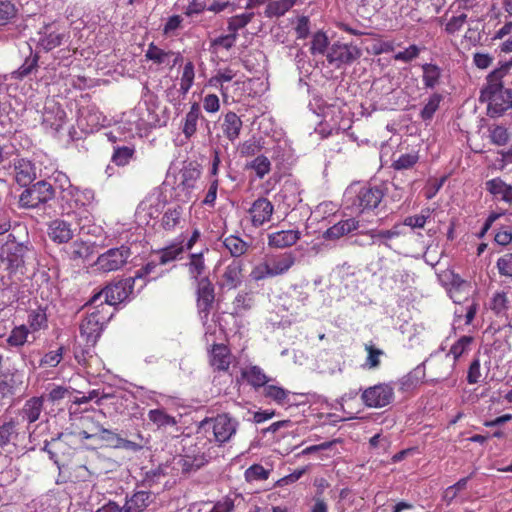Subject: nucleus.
<instances>
[{"instance_id": "f257e3e1", "label": "nucleus", "mask_w": 512, "mask_h": 512, "mask_svg": "<svg viewBox=\"0 0 512 512\" xmlns=\"http://www.w3.org/2000/svg\"><path fill=\"white\" fill-rule=\"evenodd\" d=\"M238 428L239 422L229 413L203 419L198 426L195 443L180 460L182 472L190 473L207 464L212 458V450L229 443Z\"/></svg>"}, {"instance_id": "f03ea898", "label": "nucleus", "mask_w": 512, "mask_h": 512, "mask_svg": "<svg viewBox=\"0 0 512 512\" xmlns=\"http://www.w3.org/2000/svg\"><path fill=\"white\" fill-rule=\"evenodd\" d=\"M512 67V60L505 61L487 76V84L481 91L480 100L487 103L488 114L491 117L501 116L512 108V91L505 88L502 78Z\"/></svg>"}, {"instance_id": "7ed1b4c3", "label": "nucleus", "mask_w": 512, "mask_h": 512, "mask_svg": "<svg viewBox=\"0 0 512 512\" xmlns=\"http://www.w3.org/2000/svg\"><path fill=\"white\" fill-rule=\"evenodd\" d=\"M28 247L16 242H6L0 248V264L8 274V286L17 285L25 270V256Z\"/></svg>"}, {"instance_id": "20e7f679", "label": "nucleus", "mask_w": 512, "mask_h": 512, "mask_svg": "<svg viewBox=\"0 0 512 512\" xmlns=\"http://www.w3.org/2000/svg\"><path fill=\"white\" fill-rule=\"evenodd\" d=\"M387 188L384 183L380 185H364L355 189L350 187L346 196L351 200V205L360 212H369L376 209L382 202Z\"/></svg>"}, {"instance_id": "39448f33", "label": "nucleus", "mask_w": 512, "mask_h": 512, "mask_svg": "<svg viewBox=\"0 0 512 512\" xmlns=\"http://www.w3.org/2000/svg\"><path fill=\"white\" fill-rule=\"evenodd\" d=\"M135 285V278H126L116 283L107 285L98 293L94 294L89 304H98L104 307V304L115 306L125 301L132 293Z\"/></svg>"}, {"instance_id": "423d86ee", "label": "nucleus", "mask_w": 512, "mask_h": 512, "mask_svg": "<svg viewBox=\"0 0 512 512\" xmlns=\"http://www.w3.org/2000/svg\"><path fill=\"white\" fill-rule=\"evenodd\" d=\"M94 310L88 313L80 324V336L87 346H94L101 336L104 325L110 319L111 314L104 311V307L93 304Z\"/></svg>"}, {"instance_id": "0eeeda50", "label": "nucleus", "mask_w": 512, "mask_h": 512, "mask_svg": "<svg viewBox=\"0 0 512 512\" xmlns=\"http://www.w3.org/2000/svg\"><path fill=\"white\" fill-rule=\"evenodd\" d=\"M439 280L454 303L460 304L468 300L472 289L471 283L459 274L451 269H446L439 274Z\"/></svg>"}, {"instance_id": "6e6552de", "label": "nucleus", "mask_w": 512, "mask_h": 512, "mask_svg": "<svg viewBox=\"0 0 512 512\" xmlns=\"http://www.w3.org/2000/svg\"><path fill=\"white\" fill-rule=\"evenodd\" d=\"M216 302L215 287L208 276L201 278L196 285V307L201 321L209 320Z\"/></svg>"}, {"instance_id": "1a4fd4ad", "label": "nucleus", "mask_w": 512, "mask_h": 512, "mask_svg": "<svg viewBox=\"0 0 512 512\" xmlns=\"http://www.w3.org/2000/svg\"><path fill=\"white\" fill-rule=\"evenodd\" d=\"M54 195L55 193L52 185L41 180L21 193L19 203L23 208H36L53 199Z\"/></svg>"}, {"instance_id": "9d476101", "label": "nucleus", "mask_w": 512, "mask_h": 512, "mask_svg": "<svg viewBox=\"0 0 512 512\" xmlns=\"http://www.w3.org/2000/svg\"><path fill=\"white\" fill-rule=\"evenodd\" d=\"M131 256V249L126 245L108 249L100 254L95 262L96 269L103 273H109L121 269Z\"/></svg>"}, {"instance_id": "9b49d317", "label": "nucleus", "mask_w": 512, "mask_h": 512, "mask_svg": "<svg viewBox=\"0 0 512 512\" xmlns=\"http://www.w3.org/2000/svg\"><path fill=\"white\" fill-rule=\"evenodd\" d=\"M363 403L370 408H382L394 399V388L388 383H379L362 392Z\"/></svg>"}, {"instance_id": "f8f14e48", "label": "nucleus", "mask_w": 512, "mask_h": 512, "mask_svg": "<svg viewBox=\"0 0 512 512\" xmlns=\"http://www.w3.org/2000/svg\"><path fill=\"white\" fill-rule=\"evenodd\" d=\"M361 50L355 45L334 43L326 53L328 63L335 68H341L360 58Z\"/></svg>"}, {"instance_id": "ddd939ff", "label": "nucleus", "mask_w": 512, "mask_h": 512, "mask_svg": "<svg viewBox=\"0 0 512 512\" xmlns=\"http://www.w3.org/2000/svg\"><path fill=\"white\" fill-rule=\"evenodd\" d=\"M94 412H85L74 417L71 426V434L80 439H95L102 425L95 420Z\"/></svg>"}, {"instance_id": "4468645a", "label": "nucleus", "mask_w": 512, "mask_h": 512, "mask_svg": "<svg viewBox=\"0 0 512 512\" xmlns=\"http://www.w3.org/2000/svg\"><path fill=\"white\" fill-rule=\"evenodd\" d=\"M274 210V205L268 198L263 196L258 197L248 209L251 225L254 228H260L270 222Z\"/></svg>"}, {"instance_id": "2eb2a0df", "label": "nucleus", "mask_w": 512, "mask_h": 512, "mask_svg": "<svg viewBox=\"0 0 512 512\" xmlns=\"http://www.w3.org/2000/svg\"><path fill=\"white\" fill-rule=\"evenodd\" d=\"M233 360L230 348L223 343H214L208 350V362L214 372H228Z\"/></svg>"}, {"instance_id": "dca6fc26", "label": "nucleus", "mask_w": 512, "mask_h": 512, "mask_svg": "<svg viewBox=\"0 0 512 512\" xmlns=\"http://www.w3.org/2000/svg\"><path fill=\"white\" fill-rule=\"evenodd\" d=\"M73 436L71 432H62L56 438L45 441L44 450L55 463L58 464L72 455V447L69 445V442Z\"/></svg>"}, {"instance_id": "f3484780", "label": "nucleus", "mask_w": 512, "mask_h": 512, "mask_svg": "<svg viewBox=\"0 0 512 512\" xmlns=\"http://www.w3.org/2000/svg\"><path fill=\"white\" fill-rule=\"evenodd\" d=\"M244 264L241 260H233L225 268L218 282L222 290H235L241 286L244 278Z\"/></svg>"}, {"instance_id": "a211bd4d", "label": "nucleus", "mask_w": 512, "mask_h": 512, "mask_svg": "<svg viewBox=\"0 0 512 512\" xmlns=\"http://www.w3.org/2000/svg\"><path fill=\"white\" fill-rule=\"evenodd\" d=\"M61 198L68 204L70 210H76L89 205L94 198V193L92 190H80L69 185L68 188H63Z\"/></svg>"}, {"instance_id": "6ab92c4d", "label": "nucleus", "mask_w": 512, "mask_h": 512, "mask_svg": "<svg viewBox=\"0 0 512 512\" xmlns=\"http://www.w3.org/2000/svg\"><path fill=\"white\" fill-rule=\"evenodd\" d=\"M37 35V47L45 52L60 46L65 36L56 29L54 24L45 25L38 31Z\"/></svg>"}, {"instance_id": "aec40b11", "label": "nucleus", "mask_w": 512, "mask_h": 512, "mask_svg": "<svg viewBox=\"0 0 512 512\" xmlns=\"http://www.w3.org/2000/svg\"><path fill=\"white\" fill-rule=\"evenodd\" d=\"M49 239L56 244L68 243L74 236L71 223L63 219L52 220L47 227Z\"/></svg>"}, {"instance_id": "412c9836", "label": "nucleus", "mask_w": 512, "mask_h": 512, "mask_svg": "<svg viewBox=\"0 0 512 512\" xmlns=\"http://www.w3.org/2000/svg\"><path fill=\"white\" fill-rule=\"evenodd\" d=\"M241 380L245 381L256 392L263 390V388L270 382L269 376L258 365H248L240 371Z\"/></svg>"}, {"instance_id": "4be33fe9", "label": "nucleus", "mask_w": 512, "mask_h": 512, "mask_svg": "<svg viewBox=\"0 0 512 512\" xmlns=\"http://www.w3.org/2000/svg\"><path fill=\"white\" fill-rule=\"evenodd\" d=\"M300 238L299 230H281L268 234L267 243L270 248L284 249L295 245Z\"/></svg>"}, {"instance_id": "5701e85b", "label": "nucleus", "mask_w": 512, "mask_h": 512, "mask_svg": "<svg viewBox=\"0 0 512 512\" xmlns=\"http://www.w3.org/2000/svg\"><path fill=\"white\" fill-rule=\"evenodd\" d=\"M19 437L18 423L10 420L0 425V454L11 452Z\"/></svg>"}, {"instance_id": "b1692460", "label": "nucleus", "mask_w": 512, "mask_h": 512, "mask_svg": "<svg viewBox=\"0 0 512 512\" xmlns=\"http://www.w3.org/2000/svg\"><path fill=\"white\" fill-rule=\"evenodd\" d=\"M273 277L286 274L295 264L296 257L292 252H285L266 258Z\"/></svg>"}, {"instance_id": "393cba45", "label": "nucleus", "mask_w": 512, "mask_h": 512, "mask_svg": "<svg viewBox=\"0 0 512 512\" xmlns=\"http://www.w3.org/2000/svg\"><path fill=\"white\" fill-rule=\"evenodd\" d=\"M14 172L16 182L22 186H29L36 178V169L34 164L27 159L20 158L14 162Z\"/></svg>"}, {"instance_id": "a878e982", "label": "nucleus", "mask_w": 512, "mask_h": 512, "mask_svg": "<svg viewBox=\"0 0 512 512\" xmlns=\"http://www.w3.org/2000/svg\"><path fill=\"white\" fill-rule=\"evenodd\" d=\"M151 502L152 493L150 491H135L130 496L126 495L123 505L124 512H144Z\"/></svg>"}, {"instance_id": "bb28decb", "label": "nucleus", "mask_w": 512, "mask_h": 512, "mask_svg": "<svg viewBox=\"0 0 512 512\" xmlns=\"http://www.w3.org/2000/svg\"><path fill=\"white\" fill-rule=\"evenodd\" d=\"M209 249L204 248L198 253H190L188 255V262L185 264L189 277L196 281V283L203 278L206 272L205 253H208Z\"/></svg>"}, {"instance_id": "cd10ccee", "label": "nucleus", "mask_w": 512, "mask_h": 512, "mask_svg": "<svg viewBox=\"0 0 512 512\" xmlns=\"http://www.w3.org/2000/svg\"><path fill=\"white\" fill-rule=\"evenodd\" d=\"M485 188L497 200H501L512 205V185L507 184L500 177L486 181Z\"/></svg>"}, {"instance_id": "c85d7f7f", "label": "nucleus", "mask_w": 512, "mask_h": 512, "mask_svg": "<svg viewBox=\"0 0 512 512\" xmlns=\"http://www.w3.org/2000/svg\"><path fill=\"white\" fill-rule=\"evenodd\" d=\"M44 396H34L25 401L20 410V416L28 424H33L40 419L43 411Z\"/></svg>"}, {"instance_id": "c756f323", "label": "nucleus", "mask_w": 512, "mask_h": 512, "mask_svg": "<svg viewBox=\"0 0 512 512\" xmlns=\"http://www.w3.org/2000/svg\"><path fill=\"white\" fill-rule=\"evenodd\" d=\"M359 228V221L355 218H348L341 220L329 227L324 233L323 237L327 240H337Z\"/></svg>"}, {"instance_id": "7c9ffc66", "label": "nucleus", "mask_w": 512, "mask_h": 512, "mask_svg": "<svg viewBox=\"0 0 512 512\" xmlns=\"http://www.w3.org/2000/svg\"><path fill=\"white\" fill-rule=\"evenodd\" d=\"M283 307L286 311L298 310L306 305L309 294L298 286H293L291 291L283 296Z\"/></svg>"}, {"instance_id": "2f4dec72", "label": "nucleus", "mask_w": 512, "mask_h": 512, "mask_svg": "<svg viewBox=\"0 0 512 512\" xmlns=\"http://www.w3.org/2000/svg\"><path fill=\"white\" fill-rule=\"evenodd\" d=\"M32 334L25 324L14 326L7 339L6 344L8 348L21 350L29 341V335Z\"/></svg>"}, {"instance_id": "473e14b6", "label": "nucleus", "mask_w": 512, "mask_h": 512, "mask_svg": "<svg viewBox=\"0 0 512 512\" xmlns=\"http://www.w3.org/2000/svg\"><path fill=\"white\" fill-rule=\"evenodd\" d=\"M419 160V151L414 149L399 155L394 153L391 168L395 171L411 170L418 164Z\"/></svg>"}, {"instance_id": "72a5a7b5", "label": "nucleus", "mask_w": 512, "mask_h": 512, "mask_svg": "<svg viewBox=\"0 0 512 512\" xmlns=\"http://www.w3.org/2000/svg\"><path fill=\"white\" fill-rule=\"evenodd\" d=\"M474 342V338L472 336L464 335L460 337L450 348L449 352L446 354V358L450 356L453 357V363L450 365V370L447 375H450L454 370L456 362L460 359L461 356L468 353L470 350L471 344Z\"/></svg>"}, {"instance_id": "f704fd0d", "label": "nucleus", "mask_w": 512, "mask_h": 512, "mask_svg": "<svg viewBox=\"0 0 512 512\" xmlns=\"http://www.w3.org/2000/svg\"><path fill=\"white\" fill-rule=\"evenodd\" d=\"M243 497L236 492H230L214 502L209 512H235L242 503Z\"/></svg>"}, {"instance_id": "c9c22d12", "label": "nucleus", "mask_w": 512, "mask_h": 512, "mask_svg": "<svg viewBox=\"0 0 512 512\" xmlns=\"http://www.w3.org/2000/svg\"><path fill=\"white\" fill-rule=\"evenodd\" d=\"M422 68V82L425 88L434 89L441 82L443 70L434 63H425Z\"/></svg>"}, {"instance_id": "e433bc0d", "label": "nucleus", "mask_w": 512, "mask_h": 512, "mask_svg": "<svg viewBox=\"0 0 512 512\" xmlns=\"http://www.w3.org/2000/svg\"><path fill=\"white\" fill-rule=\"evenodd\" d=\"M159 255V264L167 265L178 258L184 253L183 241L172 242L166 247L155 251Z\"/></svg>"}, {"instance_id": "4c0bfd02", "label": "nucleus", "mask_w": 512, "mask_h": 512, "mask_svg": "<svg viewBox=\"0 0 512 512\" xmlns=\"http://www.w3.org/2000/svg\"><path fill=\"white\" fill-rule=\"evenodd\" d=\"M32 334L48 328V318L46 311L41 307L29 311L27 315V325Z\"/></svg>"}, {"instance_id": "58836bf2", "label": "nucleus", "mask_w": 512, "mask_h": 512, "mask_svg": "<svg viewBox=\"0 0 512 512\" xmlns=\"http://www.w3.org/2000/svg\"><path fill=\"white\" fill-rule=\"evenodd\" d=\"M424 378L425 370L421 367H416L415 369H413L400 379L399 389L403 392L411 391L420 386L421 384H423Z\"/></svg>"}, {"instance_id": "ea45409f", "label": "nucleus", "mask_w": 512, "mask_h": 512, "mask_svg": "<svg viewBox=\"0 0 512 512\" xmlns=\"http://www.w3.org/2000/svg\"><path fill=\"white\" fill-rule=\"evenodd\" d=\"M290 394H291V392L289 390H286L285 388H283L281 386L273 385V384H269V383L262 390V395L265 398H267L281 406L289 404Z\"/></svg>"}, {"instance_id": "a19ab883", "label": "nucleus", "mask_w": 512, "mask_h": 512, "mask_svg": "<svg viewBox=\"0 0 512 512\" xmlns=\"http://www.w3.org/2000/svg\"><path fill=\"white\" fill-rule=\"evenodd\" d=\"M224 247L230 252V255L239 258L247 253L250 245L239 236L229 235L223 240Z\"/></svg>"}, {"instance_id": "79ce46f5", "label": "nucleus", "mask_w": 512, "mask_h": 512, "mask_svg": "<svg viewBox=\"0 0 512 512\" xmlns=\"http://www.w3.org/2000/svg\"><path fill=\"white\" fill-rule=\"evenodd\" d=\"M245 168L248 170H253L257 178L263 179L271 172L272 163L267 156L260 154L248 162Z\"/></svg>"}, {"instance_id": "37998d69", "label": "nucleus", "mask_w": 512, "mask_h": 512, "mask_svg": "<svg viewBox=\"0 0 512 512\" xmlns=\"http://www.w3.org/2000/svg\"><path fill=\"white\" fill-rule=\"evenodd\" d=\"M183 214V208L180 205L168 208L161 218V227L165 231H172L180 223Z\"/></svg>"}, {"instance_id": "c03bdc74", "label": "nucleus", "mask_w": 512, "mask_h": 512, "mask_svg": "<svg viewBox=\"0 0 512 512\" xmlns=\"http://www.w3.org/2000/svg\"><path fill=\"white\" fill-rule=\"evenodd\" d=\"M148 419L158 428L172 427L177 425L174 416L167 414L163 409H152L148 412Z\"/></svg>"}, {"instance_id": "a18cd8bd", "label": "nucleus", "mask_w": 512, "mask_h": 512, "mask_svg": "<svg viewBox=\"0 0 512 512\" xmlns=\"http://www.w3.org/2000/svg\"><path fill=\"white\" fill-rule=\"evenodd\" d=\"M264 146L265 141L262 137L252 136L239 146V152L241 156L250 157L258 154Z\"/></svg>"}, {"instance_id": "49530a36", "label": "nucleus", "mask_w": 512, "mask_h": 512, "mask_svg": "<svg viewBox=\"0 0 512 512\" xmlns=\"http://www.w3.org/2000/svg\"><path fill=\"white\" fill-rule=\"evenodd\" d=\"M296 0H277L270 2L265 8V15L267 17H280L289 11L294 5Z\"/></svg>"}, {"instance_id": "de8ad7c7", "label": "nucleus", "mask_w": 512, "mask_h": 512, "mask_svg": "<svg viewBox=\"0 0 512 512\" xmlns=\"http://www.w3.org/2000/svg\"><path fill=\"white\" fill-rule=\"evenodd\" d=\"M510 301L506 292H496L490 301V309L496 316H506Z\"/></svg>"}, {"instance_id": "09e8293b", "label": "nucleus", "mask_w": 512, "mask_h": 512, "mask_svg": "<svg viewBox=\"0 0 512 512\" xmlns=\"http://www.w3.org/2000/svg\"><path fill=\"white\" fill-rule=\"evenodd\" d=\"M158 265H160L159 261H149L135 272V275L132 278H135V283L138 281L141 282L139 285V289H142L146 285V283L151 279L156 278V276L152 275L155 274V270Z\"/></svg>"}, {"instance_id": "8fccbe9b", "label": "nucleus", "mask_w": 512, "mask_h": 512, "mask_svg": "<svg viewBox=\"0 0 512 512\" xmlns=\"http://www.w3.org/2000/svg\"><path fill=\"white\" fill-rule=\"evenodd\" d=\"M201 171L198 167L190 163L187 167L182 170L181 173V185L185 189H193L196 181L200 178Z\"/></svg>"}, {"instance_id": "3c124183", "label": "nucleus", "mask_w": 512, "mask_h": 512, "mask_svg": "<svg viewBox=\"0 0 512 512\" xmlns=\"http://www.w3.org/2000/svg\"><path fill=\"white\" fill-rule=\"evenodd\" d=\"M70 394L68 388L61 385H51L47 389V393L44 394V401H47L51 405H58Z\"/></svg>"}, {"instance_id": "603ef678", "label": "nucleus", "mask_w": 512, "mask_h": 512, "mask_svg": "<svg viewBox=\"0 0 512 512\" xmlns=\"http://www.w3.org/2000/svg\"><path fill=\"white\" fill-rule=\"evenodd\" d=\"M443 100V96L438 93L432 94L427 102L425 103L424 107L422 108L420 112V117L424 121L431 120L435 114V112L438 110L441 101Z\"/></svg>"}, {"instance_id": "864d4df0", "label": "nucleus", "mask_w": 512, "mask_h": 512, "mask_svg": "<svg viewBox=\"0 0 512 512\" xmlns=\"http://www.w3.org/2000/svg\"><path fill=\"white\" fill-rule=\"evenodd\" d=\"M18 8L12 0H0V25H6L16 18Z\"/></svg>"}, {"instance_id": "5fc2aeb1", "label": "nucleus", "mask_w": 512, "mask_h": 512, "mask_svg": "<svg viewBox=\"0 0 512 512\" xmlns=\"http://www.w3.org/2000/svg\"><path fill=\"white\" fill-rule=\"evenodd\" d=\"M253 12H246L229 18L227 30L238 34V31L248 25L254 18Z\"/></svg>"}, {"instance_id": "6e6d98bb", "label": "nucleus", "mask_w": 512, "mask_h": 512, "mask_svg": "<svg viewBox=\"0 0 512 512\" xmlns=\"http://www.w3.org/2000/svg\"><path fill=\"white\" fill-rule=\"evenodd\" d=\"M254 299L250 293L240 292L233 300L234 313L239 315L253 307Z\"/></svg>"}, {"instance_id": "4d7b16f0", "label": "nucleus", "mask_w": 512, "mask_h": 512, "mask_svg": "<svg viewBox=\"0 0 512 512\" xmlns=\"http://www.w3.org/2000/svg\"><path fill=\"white\" fill-rule=\"evenodd\" d=\"M173 54L171 51H164L163 49L156 46L154 43H150L145 53V57L153 61L156 64H164L168 58Z\"/></svg>"}, {"instance_id": "13d9d810", "label": "nucleus", "mask_w": 512, "mask_h": 512, "mask_svg": "<svg viewBox=\"0 0 512 512\" xmlns=\"http://www.w3.org/2000/svg\"><path fill=\"white\" fill-rule=\"evenodd\" d=\"M195 77L194 64L191 61H188L184 67L182 76L180 79V91L182 94H187L190 88L193 85Z\"/></svg>"}, {"instance_id": "bf43d9fd", "label": "nucleus", "mask_w": 512, "mask_h": 512, "mask_svg": "<svg viewBox=\"0 0 512 512\" xmlns=\"http://www.w3.org/2000/svg\"><path fill=\"white\" fill-rule=\"evenodd\" d=\"M134 154V148L129 146H116L112 155V162L117 166H125Z\"/></svg>"}, {"instance_id": "052dcab7", "label": "nucleus", "mask_w": 512, "mask_h": 512, "mask_svg": "<svg viewBox=\"0 0 512 512\" xmlns=\"http://www.w3.org/2000/svg\"><path fill=\"white\" fill-rule=\"evenodd\" d=\"M65 348L60 346L57 350H51L44 354V356L40 359V367L45 368H54L56 367L63 359Z\"/></svg>"}, {"instance_id": "680f3d73", "label": "nucleus", "mask_w": 512, "mask_h": 512, "mask_svg": "<svg viewBox=\"0 0 512 512\" xmlns=\"http://www.w3.org/2000/svg\"><path fill=\"white\" fill-rule=\"evenodd\" d=\"M91 254L90 246L82 241L76 240L74 241L69 248V257L71 260H80L85 259Z\"/></svg>"}, {"instance_id": "e2e57ef3", "label": "nucleus", "mask_w": 512, "mask_h": 512, "mask_svg": "<svg viewBox=\"0 0 512 512\" xmlns=\"http://www.w3.org/2000/svg\"><path fill=\"white\" fill-rule=\"evenodd\" d=\"M39 57L37 54L25 59L24 63L12 73L14 79L22 80L37 67Z\"/></svg>"}, {"instance_id": "0e129e2a", "label": "nucleus", "mask_w": 512, "mask_h": 512, "mask_svg": "<svg viewBox=\"0 0 512 512\" xmlns=\"http://www.w3.org/2000/svg\"><path fill=\"white\" fill-rule=\"evenodd\" d=\"M468 477L461 478L455 484L447 487L443 492V501L450 505L457 497L458 493L467 487Z\"/></svg>"}, {"instance_id": "69168bd1", "label": "nucleus", "mask_w": 512, "mask_h": 512, "mask_svg": "<svg viewBox=\"0 0 512 512\" xmlns=\"http://www.w3.org/2000/svg\"><path fill=\"white\" fill-rule=\"evenodd\" d=\"M365 350L367 352V357L365 360V366L369 369H376L381 364V356L384 354L383 350L375 347L372 344H365Z\"/></svg>"}, {"instance_id": "338daca9", "label": "nucleus", "mask_w": 512, "mask_h": 512, "mask_svg": "<svg viewBox=\"0 0 512 512\" xmlns=\"http://www.w3.org/2000/svg\"><path fill=\"white\" fill-rule=\"evenodd\" d=\"M467 18V14L465 13H460L458 15L452 16L450 19L447 20L444 27V31L448 35H454L464 27V25L467 22Z\"/></svg>"}, {"instance_id": "774afa93", "label": "nucleus", "mask_w": 512, "mask_h": 512, "mask_svg": "<svg viewBox=\"0 0 512 512\" xmlns=\"http://www.w3.org/2000/svg\"><path fill=\"white\" fill-rule=\"evenodd\" d=\"M245 479L248 482L267 480L269 470L265 469L261 464H253L245 471Z\"/></svg>"}]
</instances>
